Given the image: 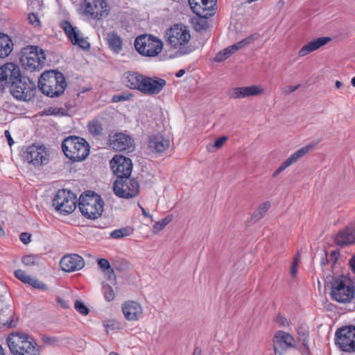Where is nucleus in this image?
Here are the masks:
<instances>
[{
	"label": "nucleus",
	"instance_id": "58836bf2",
	"mask_svg": "<svg viewBox=\"0 0 355 355\" xmlns=\"http://www.w3.org/2000/svg\"><path fill=\"white\" fill-rule=\"evenodd\" d=\"M74 308L78 313L83 315H87L89 312V309L80 300L75 302Z\"/></svg>",
	"mask_w": 355,
	"mask_h": 355
},
{
	"label": "nucleus",
	"instance_id": "39448f33",
	"mask_svg": "<svg viewBox=\"0 0 355 355\" xmlns=\"http://www.w3.org/2000/svg\"><path fill=\"white\" fill-rule=\"evenodd\" d=\"M45 59L44 51L37 46H27L21 51L20 62L26 70H40Z\"/></svg>",
	"mask_w": 355,
	"mask_h": 355
},
{
	"label": "nucleus",
	"instance_id": "680f3d73",
	"mask_svg": "<svg viewBox=\"0 0 355 355\" xmlns=\"http://www.w3.org/2000/svg\"><path fill=\"white\" fill-rule=\"evenodd\" d=\"M349 264L352 271L355 273V256L350 260Z\"/></svg>",
	"mask_w": 355,
	"mask_h": 355
},
{
	"label": "nucleus",
	"instance_id": "393cba45",
	"mask_svg": "<svg viewBox=\"0 0 355 355\" xmlns=\"http://www.w3.org/2000/svg\"><path fill=\"white\" fill-rule=\"evenodd\" d=\"M122 311L127 320L136 321L142 315L143 309L138 302L130 300L123 304Z\"/></svg>",
	"mask_w": 355,
	"mask_h": 355
},
{
	"label": "nucleus",
	"instance_id": "7ed1b4c3",
	"mask_svg": "<svg viewBox=\"0 0 355 355\" xmlns=\"http://www.w3.org/2000/svg\"><path fill=\"white\" fill-rule=\"evenodd\" d=\"M62 149L65 156L73 162L85 160L89 153L87 141L78 136H69L62 143Z\"/></svg>",
	"mask_w": 355,
	"mask_h": 355
},
{
	"label": "nucleus",
	"instance_id": "473e14b6",
	"mask_svg": "<svg viewBox=\"0 0 355 355\" xmlns=\"http://www.w3.org/2000/svg\"><path fill=\"white\" fill-rule=\"evenodd\" d=\"M132 227L127 226L120 229L114 230L110 232V235L112 239H120L125 236H130L133 234Z\"/></svg>",
	"mask_w": 355,
	"mask_h": 355
},
{
	"label": "nucleus",
	"instance_id": "2f4dec72",
	"mask_svg": "<svg viewBox=\"0 0 355 355\" xmlns=\"http://www.w3.org/2000/svg\"><path fill=\"white\" fill-rule=\"evenodd\" d=\"M11 39L4 33H0V58L7 57L12 50Z\"/></svg>",
	"mask_w": 355,
	"mask_h": 355
},
{
	"label": "nucleus",
	"instance_id": "c85d7f7f",
	"mask_svg": "<svg viewBox=\"0 0 355 355\" xmlns=\"http://www.w3.org/2000/svg\"><path fill=\"white\" fill-rule=\"evenodd\" d=\"M145 76L138 72L128 71L125 74V85L131 89L141 91Z\"/></svg>",
	"mask_w": 355,
	"mask_h": 355
},
{
	"label": "nucleus",
	"instance_id": "338daca9",
	"mask_svg": "<svg viewBox=\"0 0 355 355\" xmlns=\"http://www.w3.org/2000/svg\"><path fill=\"white\" fill-rule=\"evenodd\" d=\"M185 73V70L184 69H180L179 70L176 74H175V76L178 77V78H180L182 77L184 74Z\"/></svg>",
	"mask_w": 355,
	"mask_h": 355
},
{
	"label": "nucleus",
	"instance_id": "a19ab883",
	"mask_svg": "<svg viewBox=\"0 0 355 355\" xmlns=\"http://www.w3.org/2000/svg\"><path fill=\"white\" fill-rule=\"evenodd\" d=\"M97 263H98V266L103 270V271H105V270H110L111 273L112 275H114V270L113 269L111 268V266L110 264V262L108 261L107 259H104V258H101V259H98L97 260Z\"/></svg>",
	"mask_w": 355,
	"mask_h": 355
},
{
	"label": "nucleus",
	"instance_id": "5fc2aeb1",
	"mask_svg": "<svg viewBox=\"0 0 355 355\" xmlns=\"http://www.w3.org/2000/svg\"><path fill=\"white\" fill-rule=\"evenodd\" d=\"M60 112V109L58 108H49L48 110L45 111L46 115H56Z\"/></svg>",
	"mask_w": 355,
	"mask_h": 355
},
{
	"label": "nucleus",
	"instance_id": "052dcab7",
	"mask_svg": "<svg viewBox=\"0 0 355 355\" xmlns=\"http://www.w3.org/2000/svg\"><path fill=\"white\" fill-rule=\"evenodd\" d=\"M172 220V217L171 216H167L164 218L162 219L161 221L163 223L164 226L166 227Z\"/></svg>",
	"mask_w": 355,
	"mask_h": 355
},
{
	"label": "nucleus",
	"instance_id": "864d4df0",
	"mask_svg": "<svg viewBox=\"0 0 355 355\" xmlns=\"http://www.w3.org/2000/svg\"><path fill=\"white\" fill-rule=\"evenodd\" d=\"M3 325L6 327H15L17 325V321L12 319L10 320H6L3 322Z\"/></svg>",
	"mask_w": 355,
	"mask_h": 355
},
{
	"label": "nucleus",
	"instance_id": "72a5a7b5",
	"mask_svg": "<svg viewBox=\"0 0 355 355\" xmlns=\"http://www.w3.org/2000/svg\"><path fill=\"white\" fill-rule=\"evenodd\" d=\"M270 207L269 202H265L261 203L259 207L252 214V218L254 220H259L261 219Z\"/></svg>",
	"mask_w": 355,
	"mask_h": 355
},
{
	"label": "nucleus",
	"instance_id": "8fccbe9b",
	"mask_svg": "<svg viewBox=\"0 0 355 355\" xmlns=\"http://www.w3.org/2000/svg\"><path fill=\"white\" fill-rule=\"evenodd\" d=\"M31 234L27 232H23L20 234L19 239L20 241L24 243L27 244L31 241Z\"/></svg>",
	"mask_w": 355,
	"mask_h": 355
},
{
	"label": "nucleus",
	"instance_id": "79ce46f5",
	"mask_svg": "<svg viewBox=\"0 0 355 355\" xmlns=\"http://www.w3.org/2000/svg\"><path fill=\"white\" fill-rule=\"evenodd\" d=\"M15 276L25 284H28V281L31 280V276L28 275L26 272L22 270H17L15 271Z\"/></svg>",
	"mask_w": 355,
	"mask_h": 355
},
{
	"label": "nucleus",
	"instance_id": "0eeeda50",
	"mask_svg": "<svg viewBox=\"0 0 355 355\" xmlns=\"http://www.w3.org/2000/svg\"><path fill=\"white\" fill-rule=\"evenodd\" d=\"M331 295L333 300L340 303H349L354 297L355 287L350 279L344 277L336 278L331 282Z\"/></svg>",
	"mask_w": 355,
	"mask_h": 355
},
{
	"label": "nucleus",
	"instance_id": "69168bd1",
	"mask_svg": "<svg viewBox=\"0 0 355 355\" xmlns=\"http://www.w3.org/2000/svg\"><path fill=\"white\" fill-rule=\"evenodd\" d=\"M330 259L332 261H336L337 259V252L336 251H332L330 254Z\"/></svg>",
	"mask_w": 355,
	"mask_h": 355
},
{
	"label": "nucleus",
	"instance_id": "1a4fd4ad",
	"mask_svg": "<svg viewBox=\"0 0 355 355\" xmlns=\"http://www.w3.org/2000/svg\"><path fill=\"white\" fill-rule=\"evenodd\" d=\"M114 193L123 198H132L137 196L139 191V184L137 180L130 176L117 178L113 184Z\"/></svg>",
	"mask_w": 355,
	"mask_h": 355
},
{
	"label": "nucleus",
	"instance_id": "13d9d810",
	"mask_svg": "<svg viewBox=\"0 0 355 355\" xmlns=\"http://www.w3.org/2000/svg\"><path fill=\"white\" fill-rule=\"evenodd\" d=\"M226 49H227L228 51H230V56L238 51V46H236L235 44L230 46Z\"/></svg>",
	"mask_w": 355,
	"mask_h": 355
},
{
	"label": "nucleus",
	"instance_id": "aec40b11",
	"mask_svg": "<svg viewBox=\"0 0 355 355\" xmlns=\"http://www.w3.org/2000/svg\"><path fill=\"white\" fill-rule=\"evenodd\" d=\"M334 242L340 247L354 243L355 242V223H351L340 230L335 236Z\"/></svg>",
	"mask_w": 355,
	"mask_h": 355
},
{
	"label": "nucleus",
	"instance_id": "c9c22d12",
	"mask_svg": "<svg viewBox=\"0 0 355 355\" xmlns=\"http://www.w3.org/2000/svg\"><path fill=\"white\" fill-rule=\"evenodd\" d=\"M89 132L94 136L101 135L103 132V126L98 120H93L88 124Z\"/></svg>",
	"mask_w": 355,
	"mask_h": 355
},
{
	"label": "nucleus",
	"instance_id": "0e129e2a",
	"mask_svg": "<svg viewBox=\"0 0 355 355\" xmlns=\"http://www.w3.org/2000/svg\"><path fill=\"white\" fill-rule=\"evenodd\" d=\"M6 85H8V84L5 83V82L3 80H0V94H2Z\"/></svg>",
	"mask_w": 355,
	"mask_h": 355
},
{
	"label": "nucleus",
	"instance_id": "7c9ffc66",
	"mask_svg": "<svg viewBox=\"0 0 355 355\" xmlns=\"http://www.w3.org/2000/svg\"><path fill=\"white\" fill-rule=\"evenodd\" d=\"M107 41L109 47L114 53H119L122 50V39L114 31L109 33Z\"/></svg>",
	"mask_w": 355,
	"mask_h": 355
},
{
	"label": "nucleus",
	"instance_id": "bf43d9fd",
	"mask_svg": "<svg viewBox=\"0 0 355 355\" xmlns=\"http://www.w3.org/2000/svg\"><path fill=\"white\" fill-rule=\"evenodd\" d=\"M300 86V85H297L296 86H290L284 91V92L287 94L292 93L298 89Z\"/></svg>",
	"mask_w": 355,
	"mask_h": 355
},
{
	"label": "nucleus",
	"instance_id": "412c9836",
	"mask_svg": "<svg viewBox=\"0 0 355 355\" xmlns=\"http://www.w3.org/2000/svg\"><path fill=\"white\" fill-rule=\"evenodd\" d=\"M169 146L170 141L159 134L150 137L148 142V150L156 155L163 154L168 149Z\"/></svg>",
	"mask_w": 355,
	"mask_h": 355
},
{
	"label": "nucleus",
	"instance_id": "4be33fe9",
	"mask_svg": "<svg viewBox=\"0 0 355 355\" xmlns=\"http://www.w3.org/2000/svg\"><path fill=\"white\" fill-rule=\"evenodd\" d=\"M60 264L64 271L69 272L83 268L85 266V261L80 256L73 254L64 256L61 259Z\"/></svg>",
	"mask_w": 355,
	"mask_h": 355
},
{
	"label": "nucleus",
	"instance_id": "4468645a",
	"mask_svg": "<svg viewBox=\"0 0 355 355\" xmlns=\"http://www.w3.org/2000/svg\"><path fill=\"white\" fill-rule=\"evenodd\" d=\"M273 345L275 353L283 355L287 349L295 348V340L290 334L279 330L275 334Z\"/></svg>",
	"mask_w": 355,
	"mask_h": 355
},
{
	"label": "nucleus",
	"instance_id": "f03ea898",
	"mask_svg": "<svg viewBox=\"0 0 355 355\" xmlns=\"http://www.w3.org/2000/svg\"><path fill=\"white\" fill-rule=\"evenodd\" d=\"M67 86L63 73L55 70L44 72L38 80V87L42 92L51 98L62 94Z\"/></svg>",
	"mask_w": 355,
	"mask_h": 355
},
{
	"label": "nucleus",
	"instance_id": "9d476101",
	"mask_svg": "<svg viewBox=\"0 0 355 355\" xmlns=\"http://www.w3.org/2000/svg\"><path fill=\"white\" fill-rule=\"evenodd\" d=\"M53 206L62 214H71L76 208V197L70 191L60 189L53 200Z\"/></svg>",
	"mask_w": 355,
	"mask_h": 355
},
{
	"label": "nucleus",
	"instance_id": "ddd939ff",
	"mask_svg": "<svg viewBox=\"0 0 355 355\" xmlns=\"http://www.w3.org/2000/svg\"><path fill=\"white\" fill-rule=\"evenodd\" d=\"M26 160L35 166L44 165L47 163V152L43 146L32 145L24 152Z\"/></svg>",
	"mask_w": 355,
	"mask_h": 355
},
{
	"label": "nucleus",
	"instance_id": "3c124183",
	"mask_svg": "<svg viewBox=\"0 0 355 355\" xmlns=\"http://www.w3.org/2000/svg\"><path fill=\"white\" fill-rule=\"evenodd\" d=\"M56 302L63 309H68L69 307L68 302L59 296L56 297Z\"/></svg>",
	"mask_w": 355,
	"mask_h": 355
},
{
	"label": "nucleus",
	"instance_id": "f257e3e1",
	"mask_svg": "<svg viewBox=\"0 0 355 355\" xmlns=\"http://www.w3.org/2000/svg\"><path fill=\"white\" fill-rule=\"evenodd\" d=\"M191 39L190 31L188 28L181 24H175L167 29L165 33L166 44L173 49H177L179 55H187L191 53L194 48L188 45Z\"/></svg>",
	"mask_w": 355,
	"mask_h": 355
},
{
	"label": "nucleus",
	"instance_id": "b1692460",
	"mask_svg": "<svg viewBox=\"0 0 355 355\" xmlns=\"http://www.w3.org/2000/svg\"><path fill=\"white\" fill-rule=\"evenodd\" d=\"M263 92V89L259 85L239 87L232 89L229 93V96L232 98L237 99L257 96L262 94Z\"/></svg>",
	"mask_w": 355,
	"mask_h": 355
},
{
	"label": "nucleus",
	"instance_id": "de8ad7c7",
	"mask_svg": "<svg viewBox=\"0 0 355 355\" xmlns=\"http://www.w3.org/2000/svg\"><path fill=\"white\" fill-rule=\"evenodd\" d=\"M276 322L282 327H287L289 325V321L282 315H278L277 316Z\"/></svg>",
	"mask_w": 355,
	"mask_h": 355
},
{
	"label": "nucleus",
	"instance_id": "49530a36",
	"mask_svg": "<svg viewBox=\"0 0 355 355\" xmlns=\"http://www.w3.org/2000/svg\"><path fill=\"white\" fill-rule=\"evenodd\" d=\"M299 260H300V257H299V254H297L295 257V259L292 263L291 268V275L293 277H295L297 275Z\"/></svg>",
	"mask_w": 355,
	"mask_h": 355
},
{
	"label": "nucleus",
	"instance_id": "c03bdc74",
	"mask_svg": "<svg viewBox=\"0 0 355 355\" xmlns=\"http://www.w3.org/2000/svg\"><path fill=\"white\" fill-rule=\"evenodd\" d=\"M227 140V137H226V136H222V137L218 138L214 141V144H213V146H211L210 147H208V150L209 151H213L214 150L212 148H215L216 150L220 148V147H222L223 144Z\"/></svg>",
	"mask_w": 355,
	"mask_h": 355
},
{
	"label": "nucleus",
	"instance_id": "4d7b16f0",
	"mask_svg": "<svg viewBox=\"0 0 355 355\" xmlns=\"http://www.w3.org/2000/svg\"><path fill=\"white\" fill-rule=\"evenodd\" d=\"M44 341L49 344H54L58 341V339L55 337H44Z\"/></svg>",
	"mask_w": 355,
	"mask_h": 355
},
{
	"label": "nucleus",
	"instance_id": "dca6fc26",
	"mask_svg": "<svg viewBox=\"0 0 355 355\" xmlns=\"http://www.w3.org/2000/svg\"><path fill=\"white\" fill-rule=\"evenodd\" d=\"M109 146L116 151H132L134 149V141L131 137L121 132H117L110 135Z\"/></svg>",
	"mask_w": 355,
	"mask_h": 355
},
{
	"label": "nucleus",
	"instance_id": "f3484780",
	"mask_svg": "<svg viewBox=\"0 0 355 355\" xmlns=\"http://www.w3.org/2000/svg\"><path fill=\"white\" fill-rule=\"evenodd\" d=\"M192 11L198 17L207 19L214 14L216 0H188Z\"/></svg>",
	"mask_w": 355,
	"mask_h": 355
},
{
	"label": "nucleus",
	"instance_id": "a878e982",
	"mask_svg": "<svg viewBox=\"0 0 355 355\" xmlns=\"http://www.w3.org/2000/svg\"><path fill=\"white\" fill-rule=\"evenodd\" d=\"M32 337L26 334L15 331L11 333L7 338V343L9 349L13 355L17 352L25 342L29 340Z\"/></svg>",
	"mask_w": 355,
	"mask_h": 355
},
{
	"label": "nucleus",
	"instance_id": "09e8293b",
	"mask_svg": "<svg viewBox=\"0 0 355 355\" xmlns=\"http://www.w3.org/2000/svg\"><path fill=\"white\" fill-rule=\"evenodd\" d=\"M28 19L29 20V23L35 26H37L40 24L39 18L37 15L34 13L29 14Z\"/></svg>",
	"mask_w": 355,
	"mask_h": 355
},
{
	"label": "nucleus",
	"instance_id": "f8f14e48",
	"mask_svg": "<svg viewBox=\"0 0 355 355\" xmlns=\"http://www.w3.org/2000/svg\"><path fill=\"white\" fill-rule=\"evenodd\" d=\"M84 14L92 19L99 20L109 14V6L105 0H85Z\"/></svg>",
	"mask_w": 355,
	"mask_h": 355
},
{
	"label": "nucleus",
	"instance_id": "4c0bfd02",
	"mask_svg": "<svg viewBox=\"0 0 355 355\" xmlns=\"http://www.w3.org/2000/svg\"><path fill=\"white\" fill-rule=\"evenodd\" d=\"M258 34H252L249 37L243 39V40L234 44L236 46H238V50L242 49L243 47L252 44L256 40L258 39Z\"/></svg>",
	"mask_w": 355,
	"mask_h": 355
},
{
	"label": "nucleus",
	"instance_id": "9b49d317",
	"mask_svg": "<svg viewBox=\"0 0 355 355\" xmlns=\"http://www.w3.org/2000/svg\"><path fill=\"white\" fill-rule=\"evenodd\" d=\"M335 343L342 351H355V327L347 326L338 329L335 334Z\"/></svg>",
	"mask_w": 355,
	"mask_h": 355
},
{
	"label": "nucleus",
	"instance_id": "2eb2a0df",
	"mask_svg": "<svg viewBox=\"0 0 355 355\" xmlns=\"http://www.w3.org/2000/svg\"><path fill=\"white\" fill-rule=\"evenodd\" d=\"M110 166L116 178L129 177L132 171V160L121 155H115L110 161Z\"/></svg>",
	"mask_w": 355,
	"mask_h": 355
},
{
	"label": "nucleus",
	"instance_id": "a18cd8bd",
	"mask_svg": "<svg viewBox=\"0 0 355 355\" xmlns=\"http://www.w3.org/2000/svg\"><path fill=\"white\" fill-rule=\"evenodd\" d=\"M230 57V51L225 48L223 51L218 52L214 58L216 62H223Z\"/></svg>",
	"mask_w": 355,
	"mask_h": 355
},
{
	"label": "nucleus",
	"instance_id": "a211bd4d",
	"mask_svg": "<svg viewBox=\"0 0 355 355\" xmlns=\"http://www.w3.org/2000/svg\"><path fill=\"white\" fill-rule=\"evenodd\" d=\"M60 26L73 45H78L83 49H88L89 48V42L80 36V32L77 27L73 26L67 20L62 21Z\"/></svg>",
	"mask_w": 355,
	"mask_h": 355
},
{
	"label": "nucleus",
	"instance_id": "774afa93",
	"mask_svg": "<svg viewBox=\"0 0 355 355\" xmlns=\"http://www.w3.org/2000/svg\"><path fill=\"white\" fill-rule=\"evenodd\" d=\"M193 355H202L200 349L199 347H196L194 349Z\"/></svg>",
	"mask_w": 355,
	"mask_h": 355
},
{
	"label": "nucleus",
	"instance_id": "20e7f679",
	"mask_svg": "<svg viewBox=\"0 0 355 355\" xmlns=\"http://www.w3.org/2000/svg\"><path fill=\"white\" fill-rule=\"evenodd\" d=\"M78 207L85 217L96 219L103 212V201L99 195L93 191H87L80 196Z\"/></svg>",
	"mask_w": 355,
	"mask_h": 355
},
{
	"label": "nucleus",
	"instance_id": "bb28decb",
	"mask_svg": "<svg viewBox=\"0 0 355 355\" xmlns=\"http://www.w3.org/2000/svg\"><path fill=\"white\" fill-rule=\"evenodd\" d=\"M312 146H305L293 153L287 158L279 168L272 173V177H277L280 173L284 171L287 167L296 162L300 158L302 157L312 148Z\"/></svg>",
	"mask_w": 355,
	"mask_h": 355
},
{
	"label": "nucleus",
	"instance_id": "6e6d98bb",
	"mask_svg": "<svg viewBox=\"0 0 355 355\" xmlns=\"http://www.w3.org/2000/svg\"><path fill=\"white\" fill-rule=\"evenodd\" d=\"M5 136L8 140V145L11 146L14 144V141L11 137V135L8 130L5 131Z\"/></svg>",
	"mask_w": 355,
	"mask_h": 355
},
{
	"label": "nucleus",
	"instance_id": "423d86ee",
	"mask_svg": "<svg viewBox=\"0 0 355 355\" xmlns=\"http://www.w3.org/2000/svg\"><path fill=\"white\" fill-rule=\"evenodd\" d=\"M134 45L137 51L146 57H155L163 49L162 41L157 37L149 34L137 37Z\"/></svg>",
	"mask_w": 355,
	"mask_h": 355
},
{
	"label": "nucleus",
	"instance_id": "5701e85b",
	"mask_svg": "<svg viewBox=\"0 0 355 355\" xmlns=\"http://www.w3.org/2000/svg\"><path fill=\"white\" fill-rule=\"evenodd\" d=\"M21 73L19 67L12 63L8 62L0 67V80L10 85L18 78H21Z\"/></svg>",
	"mask_w": 355,
	"mask_h": 355
},
{
	"label": "nucleus",
	"instance_id": "6ab92c4d",
	"mask_svg": "<svg viewBox=\"0 0 355 355\" xmlns=\"http://www.w3.org/2000/svg\"><path fill=\"white\" fill-rule=\"evenodd\" d=\"M166 85V81L160 78H144L141 92L147 95L158 94Z\"/></svg>",
	"mask_w": 355,
	"mask_h": 355
},
{
	"label": "nucleus",
	"instance_id": "c756f323",
	"mask_svg": "<svg viewBox=\"0 0 355 355\" xmlns=\"http://www.w3.org/2000/svg\"><path fill=\"white\" fill-rule=\"evenodd\" d=\"M14 355H40V349L35 340L31 338L17 349Z\"/></svg>",
	"mask_w": 355,
	"mask_h": 355
},
{
	"label": "nucleus",
	"instance_id": "cd10ccee",
	"mask_svg": "<svg viewBox=\"0 0 355 355\" xmlns=\"http://www.w3.org/2000/svg\"><path fill=\"white\" fill-rule=\"evenodd\" d=\"M331 40V39L329 37H321L313 40L303 46L299 51L298 55L300 57H304L325 45Z\"/></svg>",
	"mask_w": 355,
	"mask_h": 355
},
{
	"label": "nucleus",
	"instance_id": "37998d69",
	"mask_svg": "<svg viewBox=\"0 0 355 355\" xmlns=\"http://www.w3.org/2000/svg\"><path fill=\"white\" fill-rule=\"evenodd\" d=\"M132 97V95L130 94L123 93V94L114 95L112 98V101L114 103H118V102L128 101Z\"/></svg>",
	"mask_w": 355,
	"mask_h": 355
},
{
	"label": "nucleus",
	"instance_id": "f704fd0d",
	"mask_svg": "<svg viewBox=\"0 0 355 355\" xmlns=\"http://www.w3.org/2000/svg\"><path fill=\"white\" fill-rule=\"evenodd\" d=\"M42 261V257L38 254H28L22 257V263L28 266L39 265Z\"/></svg>",
	"mask_w": 355,
	"mask_h": 355
},
{
	"label": "nucleus",
	"instance_id": "e433bc0d",
	"mask_svg": "<svg viewBox=\"0 0 355 355\" xmlns=\"http://www.w3.org/2000/svg\"><path fill=\"white\" fill-rule=\"evenodd\" d=\"M102 291L106 301L111 302L114 299V292L109 284H103Z\"/></svg>",
	"mask_w": 355,
	"mask_h": 355
},
{
	"label": "nucleus",
	"instance_id": "e2e57ef3",
	"mask_svg": "<svg viewBox=\"0 0 355 355\" xmlns=\"http://www.w3.org/2000/svg\"><path fill=\"white\" fill-rule=\"evenodd\" d=\"M324 258L322 257V260H321V265H322V266L326 265L327 263V262L329 261L328 259H327V254L326 252H324Z\"/></svg>",
	"mask_w": 355,
	"mask_h": 355
},
{
	"label": "nucleus",
	"instance_id": "603ef678",
	"mask_svg": "<svg viewBox=\"0 0 355 355\" xmlns=\"http://www.w3.org/2000/svg\"><path fill=\"white\" fill-rule=\"evenodd\" d=\"M165 227L164 226L163 223H162L161 220H159L157 222H156L154 225H153V230H154V232L155 233H157L159 232V231L162 230Z\"/></svg>",
	"mask_w": 355,
	"mask_h": 355
},
{
	"label": "nucleus",
	"instance_id": "6e6552de",
	"mask_svg": "<svg viewBox=\"0 0 355 355\" xmlns=\"http://www.w3.org/2000/svg\"><path fill=\"white\" fill-rule=\"evenodd\" d=\"M35 86L28 78L21 76L10 85V92L17 100L28 101L35 95Z\"/></svg>",
	"mask_w": 355,
	"mask_h": 355
},
{
	"label": "nucleus",
	"instance_id": "ea45409f",
	"mask_svg": "<svg viewBox=\"0 0 355 355\" xmlns=\"http://www.w3.org/2000/svg\"><path fill=\"white\" fill-rule=\"evenodd\" d=\"M27 284L33 286L34 288H37L40 290H46L47 288V286L45 284L39 281L36 278H33L31 277V280L28 281Z\"/></svg>",
	"mask_w": 355,
	"mask_h": 355
}]
</instances>
